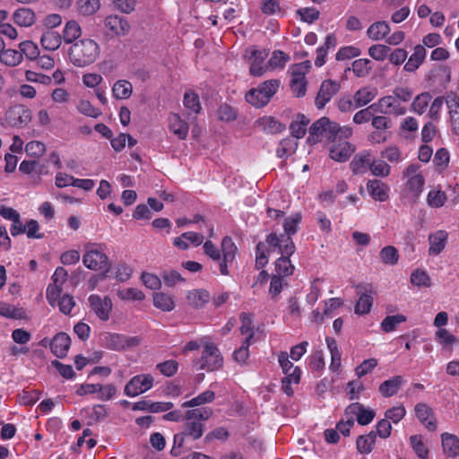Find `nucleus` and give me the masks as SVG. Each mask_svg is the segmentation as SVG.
<instances>
[{
	"mask_svg": "<svg viewBox=\"0 0 459 459\" xmlns=\"http://www.w3.org/2000/svg\"><path fill=\"white\" fill-rule=\"evenodd\" d=\"M352 133L351 126H341L338 123L323 117L311 125L307 142L315 144L321 142L323 138L335 142L337 139H349Z\"/></svg>",
	"mask_w": 459,
	"mask_h": 459,
	"instance_id": "1",
	"label": "nucleus"
},
{
	"mask_svg": "<svg viewBox=\"0 0 459 459\" xmlns=\"http://www.w3.org/2000/svg\"><path fill=\"white\" fill-rule=\"evenodd\" d=\"M98 43L91 39H83L74 43L68 55L71 63L77 67H84L93 64L100 56Z\"/></svg>",
	"mask_w": 459,
	"mask_h": 459,
	"instance_id": "2",
	"label": "nucleus"
},
{
	"mask_svg": "<svg viewBox=\"0 0 459 459\" xmlns=\"http://www.w3.org/2000/svg\"><path fill=\"white\" fill-rule=\"evenodd\" d=\"M212 415V410L205 407L186 411L184 419L185 424L183 426L185 435H187L191 440L199 439L204 431L203 421L209 420Z\"/></svg>",
	"mask_w": 459,
	"mask_h": 459,
	"instance_id": "3",
	"label": "nucleus"
},
{
	"mask_svg": "<svg viewBox=\"0 0 459 459\" xmlns=\"http://www.w3.org/2000/svg\"><path fill=\"white\" fill-rule=\"evenodd\" d=\"M106 248L107 246L104 243H87L84 246L83 264L92 271L103 270L108 272L111 265L108 255L105 254Z\"/></svg>",
	"mask_w": 459,
	"mask_h": 459,
	"instance_id": "4",
	"label": "nucleus"
},
{
	"mask_svg": "<svg viewBox=\"0 0 459 459\" xmlns=\"http://www.w3.org/2000/svg\"><path fill=\"white\" fill-rule=\"evenodd\" d=\"M280 84L277 79L267 80L257 88L249 90L246 94V100L254 107H264L277 92Z\"/></svg>",
	"mask_w": 459,
	"mask_h": 459,
	"instance_id": "5",
	"label": "nucleus"
},
{
	"mask_svg": "<svg viewBox=\"0 0 459 459\" xmlns=\"http://www.w3.org/2000/svg\"><path fill=\"white\" fill-rule=\"evenodd\" d=\"M204 350L201 358L197 360L200 363V369L214 371L222 368L223 358L216 345L211 342H204Z\"/></svg>",
	"mask_w": 459,
	"mask_h": 459,
	"instance_id": "6",
	"label": "nucleus"
},
{
	"mask_svg": "<svg viewBox=\"0 0 459 459\" xmlns=\"http://www.w3.org/2000/svg\"><path fill=\"white\" fill-rule=\"evenodd\" d=\"M420 170V165L412 163L403 172V178H407L406 189L412 195L414 201L420 195L425 184L424 177Z\"/></svg>",
	"mask_w": 459,
	"mask_h": 459,
	"instance_id": "7",
	"label": "nucleus"
},
{
	"mask_svg": "<svg viewBox=\"0 0 459 459\" xmlns=\"http://www.w3.org/2000/svg\"><path fill=\"white\" fill-rule=\"evenodd\" d=\"M154 378L150 374H141L134 376L125 386V394L129 397H134L150 390L153 385Z\"/></svg>",
	"mask_w": 459,
	"mask_h": 459,
	"instance_id": "8",
	"label": "nucleus"
},
{
	"mask_svg": "<svg viewBox=\"0 0 459 459\" xmlns=\"http://www.w3.org/2000/svg\"><path fill=\"white\" fill-rule=\"evenodd\" d=\"M30 109L22 105L13 106L5 113V121L13 127H23L30 123Z\"/></svg>",
	"mask_w": 459,
	"mask_h": 459,
	"instance_id": "9",
	"label": "nucleus"
},
{
	"mask_svg": "<svg viewBox=\"0 0 459 459\" xmlns=\"http://www.w3.org/2000/svg\"><path fill=\"white\" fill-rule=\"evenodd\" d=\"M340 82L333 80H325L322 82L317 95L315 99V105L318 109H322L332 100V98L340 91Z\"/></svg>",
	"mask_w": 459,
	"mask_h": 459,
	"instance_id": "10",
	"label": "nucleus"
},
{
	"mask_svg": "<svg viewBox=\"0 0 459 459\" xmlns=\"http://www.w3.org/2000/svg\"><path fill=\"white\" fill-rule=\"evenodd\" d=\"M377 112L384 115L403 116L406 113V108L402 106L394 96L387 95L380 98L374 103Z\"/></svg>",
	"mask_w": 459,
	"mask_h": 459,
	"instance_id": "11",
	"label": "nucleus"
},
{
	"mask_svg": "<svg viewBox=\"0 0 459 459\" xmlns=\"http://www.w3.org/2000/svg\"><path fill=\"white\" fill-rule=\"evenodd\" d=\"M104 27L110 32L112 36L125 37L131 30V25L126 18L110 14L104 19Z\"/></svg>",
	"mask_w": 459,
	"mask_h": 459,
	"instance_id": "12",
	"label": "nucleus"
},
{
	"mask_svg": "<svg viewBox=\"0 0 459 459\" xmlns=\"http://www.w3.org/2000/svg\"><path fill=\"white\" fill-rule=\"evenodd\" d=\"M333 145L330 148V158L338 162L347 161L352 153L356 151L353 144L347 141V139H337L332 142Z\"/></svg>",
	"mask_w": 459,
	"mask_h": 459,
	"instance_id": "13",
	"label": "nucleus"
},
{
	"mask_svg": "<svg viewBox=\"0 0 459 459\" xmlns=\"http://www.w3.org/2000/svg\"><path fill=\"white\" fill-rule=\"evenodd\" d=\"M357 290L360 296L355 305V313L357 315L368 314L373 304V295L375 294L372 286L369 284H359L357 286Z\"/></svg>",
	"mask_w": 459,
	"mask_h": 459,
	"instance_id": "14",
	"label": "nucleus"
},
{
	"mask_svg": "<svg viewBox=\"0 0 459 459\" xmlns=\"http://www.w3.org/2000/svg\"><path fill=\"white\" fill-rule=\"evenodd\" d=\"M88 300L91 309L100 319L106 321L109 318L112 302L108 297L101 299L99 295L92 294L89 297Z\"/></svg>",
	"mask_w": 459,
	"mask_h": 459,
	"instance_id": "15",
	"label": "nucleus"
},
{
	"mask_svg": "<svg viewBox=\"0 0 459 459\" xmlns=\"http://www.w3.org/2000/svg\"><path fill=\"white\" fill-rule=\"evenodd\" d=\"M71 345L70 336L65 333H58L54 336L50 343L51 351L57 358H64L66 356L67 351Z\"/></svg>",
	"mask_w": 459,
	"mask_h": 459,
	"instance_id": "16",
	"label": "nucleus"
},
{
	"mask_svg": "<svg viewBox=\"0 0 459 459\" xmlns=\"http://www.w3.org/2000/svg\"><path fill=\"white\" fill-rule=\"evenodd\" d=\"M174 404L171 402H152L149 400H143L135 403L133 406V410L158 413L168 411L171 410Z\"/></svg>",
	"mask_w": 459,
	"mask_h": 459,
	"instance_id": "17",
	"label": "nucleus"
},
{
	"mask_svg": "<svg viewBox=\"0 0 459 459\" xmlns=\"http://www.w3.org/2000/svg\"><path fill=\"white\" fill-rule=\"evenodd\" d=\"M345 411L347 414L357 415V421L362 426L369 424L375 417V411L373 410L366 409L359 403H351L347 407Z\"/></svg>",
	"mask_w": 459,
	"mask_h": 459,
	"instance_id": "18",
	"label": "nucleus"
},
{
	"mask_svg": "<svg viewBox=\"0 0 459 459\" xmlns=\"http://www.w3.org/2000/svg\"><path fill=\"white\" fill-rule=\"evenodd\" d=\"M372 157L368 151H363L356 154L350 163V168L353 174H364L370 169Z\"/></svg>",
	"mask_w": 459,
	"mask_h": 459,
	"instance_id": "19",
	"label": "nucleus"
},
{
	"mask_svg": "<svg viewBox=\"0 0 459 459\" xmlns=\"http://www.w3.org/2000/svg\"><path fill=\"white\" fill-rule=\"evenodd\" d=\"M367 189L370 196L379 202H385L388 199L389 186L378 179H370L367 182Z\"/></svg>",
	"mask_w": 459,
	"mask_h": 459,
	"instance_id": "20",
	"label": "nucleus"
},
{
	"mask_svg": "<svg viewBox=\"0 0 459 459\" xmlns=\"http://www.w3.org/2000/svg\"><path fill=\"white\" fill-rule=\"evenodd\" d=\"M415 413L419 420L424 424L429 431L437 429L436 419L432 410L425 403H418L415 406Z\"/></svg>",
	"mask_w": 459,
	"mask_h": 459,
	"instance_id": "21",
	"label": "nucleus"
},
{
	"mask_svg": "<svg viewBox=\"0 0 459 459\" xmlns=\"http://www.w3.org/2000/svg\"><path fill=\"white\" fill-rule=\"evenodd\" d=\"M169 130L179 139L185 140L187 137L189 126L179 115L173 113L169 117Z\"/></svg>",
	"mask_w": 459,
	"mask_h": 459,
	"instance_id": "22",
	"label": "nucleus"
},
{
	"mask_svg": "<svg viewBox=\"0 0 459 459\" xmlns=\"http://www.w3.org/2000/svg\"><path fill=\"white\" fill-rule=\"evenodd\" d=\"M448 234L445 230H437L429 236L430 255H439L445 248Z\"/></svg>",
	"mask_w": 459,
	"mask_h": 459,
	"instance_id": "23",
	"label": "nucleus"
},
{
	"mask_svg": "<svg viewBox=\"0 0 459 459\" xmlns=\"http://www.w3.org/2000/svg\"><path fill=\"white\" fill-rule=\"evenodd\" d=\"M267 53L265 51L252 49L248 59L250 61L249 72L253 76H262L265 72V68L262 65L264 60L266 58Z\"/></svg>",
	"mask_w": 459,
	"mask_h": 459,
	"instance_id": "24",
	"label": "nucleus"
},
{
	"mask_svg": "<svg viewBox=\"0 0 459 459\" xmlns=\"http://www.w3.org/2000/svg\"><path fill=\"white\" fill-rule=\"evenodd\" d=\"M62 40L61 35L53 30H46L40 38L42 48L48 51L56 50L60 47Z\"/></svg>",
	"mask_w": 459,
	"mask_h": 459,
	"instance_id": "25",
	"label": "nucleus"
},
{
	"mask_svg": "<svg viewBox=\"0 0 459 459\" xmlns=\"http://www.w3.org/2000/svg\"><path fill=\"white\" fill-rule=\"evenodd\" d=\"M290 88L293 94L298 97H303L307 91V82L305 74L298 69L292 70V78L290 81Z\"/></svg>",
	"mask_w": 459,
	"mask_h": 459,
	"instance_id": "26",
	"label": "nucleus"
},
{
	"mask_svg": "<svg viewBox=\"0 0 459 459\" xmlns=\"http://www.w3.org/2000/svg\"><path fill=\"white\" fill-rule=\"evenodd\" d=\"M446 105L449 109L453 130L455 134H459V97L456 95L448 96Z\"/></svg>",
	"mask_w": 459,
	"mask_h": 459,
	"instance_id": "27",
	"label": "nucleus"
},
{
	"mask_svg": "<svg viewBox=\"0 0 459 459\" xmlns=\"http://www.w3.org/2000/svg\"><path fill=\"white\" fill-rule=\"evenodd\" d=\"M82 35V28L75 20L68 21L63 30L62 39L65 44L74 42Z\"/></svg>",
	"mask_w": 459,
	"mask_h": 459,
	"instance_id": "28",
	"label": "nucleus"
},
{
	"mask_svg": "<svg viewBox=\"0 0 459 459\" xmlns=\"http://www.w3.org/2000/svg\"><path fill=\"white\" fill-rule=\"evenodd\" d=\"M390 32L389 24L385 21H378L372 23L368 30L367 35L373 40H381Z\"/></svg>",
	"mask_w": 459,
	"mask_h": 459,
	"instance_id": "29",
	"label": "nucleus"
},
{
	"mask_svg": "<svg viewBox=\"0 0 459 459\" xmlns=\"http://www.w3.org/2000/svg\"><path fill=\"white\" fill-rule=\"evenodd\" d=\"M35 13L29 8H20L13 14V22L22 27H30L35 22Z\"/></svg>",
	"mask_w": 459,
	"mask_h": 459,
	"instance_id": "30",
	"label": "nucleus"
},
{
	"mask_svg": "<svg viewBox=\"0 0 459 459\" xmlns=\"http://www.w3.org/2000/svg\"><path fill=\"white\" fill-rule=\"evenodd\" d=\"M403 383V377L401 376H395L384 381L379 386V392L385 397H391L398 392Z\"/></svg>",
	"mask_w": 459,
	"mask_h": 459,
	"instance_id": "31",
	"label": "nucleus"
},
{
	"mask_svg": "<svg viewBox=\"0 0 459 459\" xmlns=\"http://www.w3.org/2000/svg\"><path fill=\"white\" fill-rule=\"evenodd\" d=\"M377 96V91L374 88L364 87L357 91L353 95L355 108H360L368 105Z\"/></svg>",
	"mask_w": 459,
	"mask_h": 459,
	"instance_id": "32",
	"label": "nucleus"
},
{
	"mask_svg": "<svg viewBox=\"0 0 459 459\" xmlns=\"http://www.w3.org/2000/svg\"><path fill=\"white\" fill-rule=\"evenodd\" d=\"M426 56V49L422 45H417L414 48L413 54L409 57L404 65L407 72H414L424 61Z\"/></svg>",
	"mask_w": 459,
	"mask_h": 459,
	"instance_id": "33",
	"label": "nucleus"
},
{
	"mask_svg": "<svg viewBox=\"0 0 459 459\" xmlns=\"http://www.w3.org/2000/svg\"><path fill=\"white\" fill-rule=\"evenodd\" d=\"M186 298L190 306L199 308L210 300V294L205 290H194L188 292Z\"/></svg>",
	"mask_w": 459,
	"mask_h": 459,
	"instance_id": "34",
	"label": "nucleus"
},
{
	"mask_svg": "<svg viewBox=\"0 0 459 459\" xmlns=\"http://www.w3.org/2000/svg\"><path fill=\"white\" fill-rule=\"evenodd\" d=\"M442 446L444 452L452 457H455L459 455V439L448 433L442 435Z\"/></svg>",
	"mask_w": 459,
	"mask_h": 459,
	"instance_id": "35",
	"label": "nucleus"
},
{
	"mask_svg": "<svg viewBox=\"0 0 459 459\" xmlns=\"http://www.w3.org/2000/svg\"><path fill=\"white\" fill-rule=\"evenodd\" d=\"M133 92V85L126 80H118L112 88L113 96L118 100L130 98Z\"/></svg>",
	"mask_w": 459,
	"mask_h": 459,
	"instance_id": "36",
	"label": "nucleus"
},
{
	"mask_svg": "<svg viewBox=\"0 0 459 459\" xmlns=\"http://www.w3.org/2000/svg\"><path fill=\"white\" fill-rule=\"evenodd\" d=\"M377 434L374 431L367 435H361L357 438L356 446L359 453L369 454L376 442Z\"/></svg>",
	"mask_w": 459,
	"mask_h": 459,
	"instance_id": "37",
	"label": "nucleus"
},
{
	"mask_svg": "<svg viewBox=\"0 0 459 459\" xmlns=\"http://www.w3.org/2000/svg\"><path fill=\"white\" fill-rule=\"evenodd\" d=\"M214 392L211 390H206L198 394L196 397L189 401L184 402L181 406L183 408L197 407L204 403H212L214 400Z\"/></svg>",
	"mask_w": 459,
	"mask_h": 459,
	"instance_id": "38",
	"label": "nucleus"
},
{
	"mask_svg": "<svg viewBox=\"0 0 459 459\" xmlns=\"http://www.w3.org/2000/svg\"><path fill=\"white\" fill-rule=\"evenodd\" d=\"M78 12L84 15L90 16L94 14L100 7V0H78L76 2Z\"/></svg>",
	"mask_w": 459,
	"mask_h": 459,
	"instance_id": "39",
	"label": "nucleus"
},
{
	"mask_svg": "<svg viewBox=\"0 0 459 459\" xmlns=\"http://www.w3.org/2000/svg\"><path fill=\"white\" fill-rule=\"evenodd\" d=\"M0 61L8 66H15L22 61V54L15 49L3 50L0 54Z\"/></svg>",
	"mask_w": 459,
	"mask_h": 459,
	"instance_id": "40",
	"label": "nucleus"
},
{
	"mask_svg": "<svg viewBox=\"0 0 459 459\" xmlns=\"http://www.w3.org/2000/svg\"><path fill=\"white\" fill-rule=\"evenodd\" d=\"M379 256L382 263L387 265H395L399 260L398 250L393 246H387L382 248Z\"/></svg>",
	"mask_w": 459,
	"mask_h": 459,
	"instance_id": "41",
	"label": "nucleus"
},
{
	"mask_svg": "<svg viewBox=\"0 0 459 459\" xmlns=\"http://www.w3.org/2000/svg\"><path fill=\"white\" fill-rule=\"evenodd\" d=\"M298 117L299 120L292 121L290 126V129L293 137L300 139L306 134V127L309 123V120L304 115H299Z\"/></svg>",
	"mask_w": 459,
	"mask_h": 459,
	"instance_id": "42",
	"label": "nucleus"
},
{
	"mask_svg": "<svg viewBox=\"0 0 459 459\" xmlns=\"http://www.w3.org/2000/svg\"><path fill=\"white\" fill-rule=\"evenodd\" d=\"M275 271L279 276H290L294 272V266L291 264L290 256L284 255L275 261Z\"/></svg>",
	"mask_w": 459,
	"mask_h": 459,
	"instance_id": "43",
	"label": "nucleus"
},
{
	"mask_svg": "<svg viewBox=\"0 0 459 459\" xmlns=\"http://www.w3.org/2000/svg\"><path fill=\"white\" fill-rule=\"evenodd\" d=\"M104 345L113 351L123 350V334L107 333L103 335Z\"/></svg>",
	"mask_w": 459,
	"mask_h": 459,
	"instance_id": "44",
	"label": "nucleus"
},
{
	"mask_svg": "<svg viewBox=\"0 0 459 459\" xmlns=\"http://www.w3.org/2000/svg\"><path fill=\"white\" fill-rule=\"evenodd\" d=\"M221 252L223 258H225L226 262H230V264H232L236 256L237 247L235 243L232 241L231 238H223L221 241Z\"/></svg>",
	"mask_w": 459,
	"mask_h": 459,
	"instance_id": "45",
	"label": "nucleus"
},
{
	"mask_svg": "<svg viewBox=\"0 0 459 459\" xmlns=\"http://www.w3.org/2000/svg\"><path fill=\"white\" fill-rule=\"evenodd\" d=\"M377 113L375 104H371L366 108L360 109L353 116L352 121L356 125H361L371 121L373 118V115Z\"/></svg>",
	"mask_w": 459,
	"mask_h": 459,
	"instance_id": "46",
	"label": "nucleus"
},
{
	"mask_svg": "<svg viewBox=\"0 0 459 459\" xmlns=\"http://www.w3.org/2000/svg\"><path fill=\"white\" fill-rule=\"evenodd\" d=\"M24 310L7 303L0 304V316L6 318L21 319L24 316Z\"/></svg>",
	"mask_w": 459,
	"mask_h": 459,
	"instance_id": "47",
	"label": "nucleus"
},
{
	"mask_svg": "<svg viewBox=\"0 0 459 459\" xmlns=\"http://www.w3.org/2000/svg\"><path fill=\"white\" fill-rule=\"evenodd\" d=\"M406 321V316L402 314L387 316L381 323V328L385 333L394 331L396 326Z\"/></svg>",
	"mask_w": 459,
	"mask_h": 459,
	"instance_id": "48",
	"label": "nucleus"
},
{
	"mask_svg": "<svg viewBox=\"0 0 459 459\" xmlns=\"http://www.w3.org/2000/svg\"><path fill=\"white\" fill-rule=\"evenodd\" d=\"M153 304L157 308L163 311H171L175 307L171 297L162 292L155 293L153 296Z\"/></svg>",
	"mask_w": 459,
	"mask_h": 459,
	"instance_id": "49",
	"label": "nucleus"
},
{
	"mask_svg": "<svg viewBox=\"0 0 459 459\" xmlns=\"http://www.w3.org/2000/svg\"><path fill=\"white\" fill-rule=\"evenodd\" d=\"M410 443L420 459H427L429 455V450L423 443L422 437L414 435L410 437Z\"/></svg>",
	"mask_w": 459,
	"mask_h": 459,
	"instance_id": "50",
	"label": "nucleus"
},
{
	"mask_svg": "<svg viewBox=\"0 0 459 459\" xmlns=\"http://www.w3.org/2000/svg\"><path fill=\"white\" fill-rule=\"evenodd\" d=\"M432 97L429 92H422L419 94L413 100L411 108L414 112L421 115L425 112Z\"/></svg>",
	"mask_w": 459,
	"mask_h": 459,
	"instance_id": "51",
	"label": "nucleus"
},
{
	"mask_svg": "<svg viewBox=\"0 0 459 459\" xmlns=\"http://www.w3.org/2000/svg\"><path fill=\"white\" fill-rule=\"evenodd\" d=\"M20 52L30 60L39 57V49L38 46L30 40H26L19 44Z\"/></svg>",
	"mask_w": 459,
	"mask_h": 459,
	"instance_id": "52",
	"label": "nucleus"
},
{
	"mask_svg": "<svg viewBox=\"0 0 459 459\" xmlns=\"http://www.w3.org/2000/svg\"><path fill=\"white\" fill-rule=\"evenodd\" d=\"M446 201V195L441 190H431L427 196V203L429 206L439 208L442 207Z\"/></svg>",
	"mask_w": 459,
	"mask_h": 459,
	"instance_id": "53",
	"label": "nucleus"
},
{
	"mask_svg": "<svg viewBox=\"0 0 459 459\" xmlns=\"http://www.w3.org/2000/svg\"><path fill=\"white\" fill-rule=\"evenodd\" d=\"M391 48L383 44H376L368 48V55L377 61H384L389 55Z\"/></svg>",
	"mask_w": 459,
	"mask_h": 459,
	"instance_id": "54",
	"label": "nucleus"
},
{
	"mask_svg": "<svg viewBox=\"0 0 459 459\" xmlns=\"http://www.w3.org/2000/svg\"><path fill=\"white\" fill-rule=\"evenodd\" d=\"M411 282L418 287H429L431 285V280L429 274L420 269L411 273Z\"/></svg>",
	"mask_w": 459,
	"mask_h": 459,
	"instance_id": "55",
	"label": "nucleus"
},
{
	"mask_svg": "<svg viewBox=\"0 0 459 459\" xmlns=\"http://www.w3.org/2000/svg\"><path fill=\"white\" fill-rule=\"evenodd\" d=\"M184 106L187 109L193 110L195 114H198L201 110V104L199 101V96L193 91H186L184 95Z\"/></svg>",
	"mask_w": 459,
	"mask_h": 459,
	"instance_id": "56",
	"label": "nucleus"
},
{
	"mask_svg": "<svg viewBox=\"0 0 459 459\" xmlns=\"http://www.w3.org/2000/svg\"><path fill=\"white\" fill-rule=\"evenodd\" d=\"M252 339V334L247 336L241 347L236 350L233 353L234 359L238 363H245L249 356V345Z\"/></svg>",
	"mask_w": 459,
	"mask_h": 459,
	"instance_id": "57",
	"label": "nucleus"
},
{
	"mask_svg": "<svg viewBox=\"0 0 459 459\" xmlns=\"http://www.w3.org/2000/svg\"><path fill=\"white\" fill-rule=\"evenodd\" d=\"M370 64L369 59H357L352 63V71L358 77L366 76L371 70Z\"/></svg>",
	"mask_w": 459,
	"mask_h": 459,
	"instance_id": "58",
	"label": "nucleus"
},
{
	"mask_svg": "<svg viewBox=\"0 0 459 459\" xmlns=\"http://www.w3.org/2000/svg\"><path fill=\"white\" fill-rule=\"evenodd\" d=\"M297 146V143L291 138H285L280 142L276 150V154L279 158H283L292 153Z\"/></svg>",
	"mask_w": 459,
	"mask_h": 459,
	"instance_id": "59",
	"label": "nucleus"
},
{
	"mask_svg": "<svg viewBox=\"0 0 459 459\" xmlns=\"http://www.w3.org/2000/svg\"><path fill=\"white\" fill-rule=\"evenodd\" d=\"M370 171L377 177H387L390 174L391 167L384 160H377L372 159L370 164Z\"/></svg>",
	"mask_w": 459,
	"mask_h": 459,
	"instance_id": "60",
	"label": "nucleus"
},
{
	"mask_svg": "<svg viewBox=\"0 0 459 459\" xmlns=\"http://www.w3.org/2000/svg\"><path fill=\"white\" fill-rule=\"evenodd\" d=\"M267 134H279L285 129V126L272 117H264L261 121Z\"/></svg>",
	"mask_w": 459,
	"mask_h": 459,
	"instance_id": "61",
	"label": "nucleus"
},
{
	"mask_svg": "<svg viewBox=\"0 0 459 459\" xmlns=\"http://www.w3.org/2000/svg\"><path fill=\"white\" fill-rule=\"evenodd\" d=\"M371 125L377 131H381L390 129L393 126V123L392 119L387 117V115L381 114L376 116L374 114L371 120Z\"/></svg>",
	"mask_w": 459,
	"mask_h": 459,
	"instance_id": "62",
	"label": "nucleus"
},
{
	"mask_svg": "<svg viewBox=\"0 0 459 459\" xmlns=\"http://www.w3.org/2000/svg\"><path fill=\"white\" fill-rule=\"evenodd\" d=\"M297 14L299 15L301 21L313 23L319 18L320 13L316 8L306 7L299 9Z\"/></svg>",
	"mask_w": 459,
	"mask_h": 459,
	"instance_id": "63",
	"label": "nucleus"
},
{
	"mask_svg": "<svg viewBox=\"0 0 459 459\" xmlns=\"http://www.w3.org/2000/svg\"><path fill=\"white\" fill-rule=\"evenodd\" d=\"M77 109L81 114H83L87 117H98L101 112L96 108L89 100H80Z\"/></svg>",
	"mask_w": 459,
	"mask_h": 459,
	"instance_id": "64",
	"label": "nucleus"
}]
</instances>
